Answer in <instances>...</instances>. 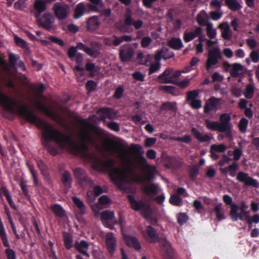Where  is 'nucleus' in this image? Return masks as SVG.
<instances>
[{"label":"nucleus","mask_w":259,"mask_h":259,"mask_svg":"<svg viewBox=\"0 0 259 259\" xmlns=\"http://www.w3.org/2000/svg\"><path fill=\"white\" fill-rule=\"evenodd\" d=\"M219 99L214 97H211L205 103L203 112L206 114H208L211 111L216 112Z\"/></svg>","instance_id":"15"},{"label":"nucleus","mask_w":259,"mask_h":259,"mask_svg":"<svg viewBox=\"0 0 259 259\" xmlns=\"http://www.w3.org/2000/svg\"><path fill=\"white\" fill-rule=\"evenodd\" d=\"M248 120L245 117H242L238 124V127L240 131L242 133H245L248 125Z\"/></svg>","instance_id":"50"},{"label":"nucleus","mask_w":259,"mask_h":259,"mask_svg":"<svg viewBox=\"0 0 259 259\" xmlns=\"http://www.w3.org/2000/svg\"><path fill=\"white\" fill-rule=\"evenodd\" d=\"M38 166L42 174L45 177L49 175V169L46 163H37Z\"/></svg>","instance_id":"54"},{"label":"nucleus","mask_w":259,"mask_h":259,"mask_svg":"<svg viewBox=\"0 0 259 259\" xmlns=\"http://www.w3.org/2000/svg\"><path fill=\"white\" fill-rule=\"evenodd\" d=\"M100 25L98 17L96 16H92L88 19L87 22V30L93 31L98 29Z\"/></svg>","instance_id":"23"},{"label":"nucleus","mask_w":259,"mask_h":259,"mask_svg":"<svg viewBox=\"0 0 259 259\" xmlns=\"http://www.w3.org/2000/svg\"><path fill=\"white\" fill-rule=\"evenodd\" d=\"M27 167L29 168L30 172L32 175L33 179L34 185L36 186L38 185V180L37 177V172L34 169L33 166L32 165V163H26Z\"/></svg>","instance_id":"44"},{"label":"nucleus","mask_w":259,"mask_h":259,"mask_svg":"<svg viewBox=\"0 0 259 259\" xmlns=\"http://www.w3.org/2000/svg\"><path fill=\"white\" fill-rule=\"evenodd\" d=\"M177 219L178 223L180 225L185 224L188 220L187 214L183 212H179L177 215Z\"/></svg>","instance_id":"48"},{"label":"nucleus","mask_w":259,"mask_h":259,"mask_svg":"<svg viewBox=\"0 0 259 259\" xmlns=\"http://www.w3.org/2000/svg\"><path fill=\"white\" fill-rule=\"evenodd\" d=\"M107 125L108 127L113 131L119 132L120 131L119 124L115 121L108 122Z\"/></svg>","instance_id":"62"},{"label":"nucleus","mask_w":259,"mask_h":259,"mask_svg":"<svg viewBox=\"0 0 259 259\" xmlns=\"http://www.w3.org/2000/svg\"><path fill=\"white\" fill-rule=\"evenodd\" d=\"M223 200L227 205H230V209H231L232 205L234 204H236L233 202L232 198L229 195H224L223 197Z\"/></svg>","instance_id":"61"},{"label":"nucleus","mask_w":259,"mask_h":259,"mask_svg":"<svg viewBox=\"0 0 259 259\" xmlns=\"http://www.w3.org/2000/svg\"><path fill=\"white\" fill-rule=\"evenodd\" d=\"M230 74L232 77H242L244 74L243 66L237 63L233 64L232 65V68L230 71Z\"/></svg>","instance_id":"17"},{"label":"nucleus","mask_w":259,"mask_h":259,"mask_svg":"<svg viewBox=\"0 0 259 259\" xmlns=\"http://www.w3.org/2000/svg\"><path fill=\"white\" fill-rule=\"evenodd\" d=\"M124 239L126 245L130 247H132L136 250L141 248V243L137 237L127 235L124 237Z\"/></svg>","instance_id":"20"},{"label":"nucleus","mask_w":259,"mask_h":259,"mask_svg":"<svg viewBox=\"0 0 259 259\" xmlns=\"http://www.w3.org/2000/svg\"><path fill=\"white\" fill-rule=\"evenodd\" d=\"M226 149L227 146L223 144H220L219 145L213 144L211 145L210 152L211 153V157L213 156L214 153L224 152Z\"/></svg>","instance_id":"36"},{"label":"nucleus","mask_w":259,"mask_h":259,"mask_svg":"<svg viewBox=\"0 0 259 259\" xmlns=\"http://www.w3.org/2000/svg\"><path fill=\"white\" fill-rule=\"evenodd\" d=\"M231 116L229 113H225L221 115L220 117V124L225 132V136L232 138V124L230 123Z\"/></svg>","instance_id":"7"},{"label":"nucleus","mask_w":259,"mask_h":259,"mask_svg":"<svg viewBox=\"0 0 259 259\" xmlns=\"http://www.w3.org/2000/svg\"><path fill=\"white\" fill-rule=\"evenodd\" d=\"M19 59L20 56L18 54L15 55L13 53H10L9 55V63L10 65L13 67H15L17 62L19 60Z\"/></svg>","instance_id":"51"},{"label":"nucleus","mask_w":259,"mask_h":259,"mask_svg":"<svg viewBox=\"0 0 259 259\" xmlns=\"http://www.w3.org/2000/svg\"><path fill=\"white\" fill-rule=\"evenodd\" d=\"M156 142L155 138H147L144 141V145L147 147H152Z\"/></svg>","instance_id":"63"},{"label":"nucleus","mask_w":259,"mask_h":259,"mask_svg":"<svg viewBox=\"0 0 259 259\" xmlns=\"http://www.w3.org/2000/svg\"><path fill=\"white\" fill-rule=\"evenodd\" d=\"M255 87L251 84H247L243 92L244 97L247 99H251L255 92Z\"/></svg>","instance_id":"37"},{"label":"nucleus","mask_w":259,"mask_h":259,"mask_svg":"<svg viewBox=\"0 0 259 259\" xmlns=\"http://www.w3.org/2000/svg\"><path fill=\"white\" fill-rule=\"evenodd\" d=\"M198 90H193L189 91L187 93V100L188 102H191L193 100H196L199 96Z\"/></svg>","instance_id":"49"},{"label":"nucleus","mask_w":259,"mask_h":259,"mask_svg":"<svg viewBox=\"0 0 259 259\" xmlns=\"http://www.w3.org/2000/svg\"><path fill=\"white\" fill-rule=\"evenodd\" d=\"M97 87V83L92 80L88 81L85 84V88L90 93L96 90Z\"/></svg>","instance_id":"52"},{"label":"nucleus","mask_w":259,"mask_h":259,"mask_svg":"<svg viewBox=\"0 0 259 259\" xmlns=\"http://www.w3.org/2000/svg\"><path fill=\"white\" fill-rule=\"evenodd\" d=\"M135 51L131 45L126 44L122 46L119 50V58L122 62L130 61L134 56Z\"/></svg>","instance_id":"10"},{"label":"nucleus","mask_w":259,"mask_h":259,"mask_svg":"<svg viewBox=\"0 0 259 259\" xmlns=\"http://www.w3.org/2000/svg\"><path fill=\"white\" fill-rule=\"evenodd\" d=\"M169 47L176 50H178L183 47V45L180 38L173 37L168 42Z\"/></svg>","instance_id":"32"},{"label":"nucleus","mask_w":259,"mask_h":259,"mask_svg":"<svg viewBox=\"0 0 259 259\" xmlns=\"http://www.w3.org/2000/svg\"><path fill=\"white\" fill-rule=\"evenodd\" d=\"M236 179L239 182L243 183L246 186H250L253 188L259 187V183L257 181L248 176V175L244 172H239Z\"/></svg>","instance_id":"9"},{"label":"nucleus","mask_w":259,"mask_h":259,"mask_svg":"<svg viewBox=\"0 0 259 259\" xmlns=\"http://www.w3.org/2000/svg\"><path fill=\"white\" fill-rule=\"evenodd\" d=\"M160 68V63L157 62L155 63L152 64L149 68V74H152L157 71Z\"/></svg>","instance_id":"57"},{"label":"nucleus","mask_w":259,"mask_h":259,"mask_svg":"<svg viewBox=\"0 0 259 259\" xmlns=\"http://www.w3.org/2000/svg\"><path fill=\"white\" fill-rule=\"evenodd\" d=\"M74 246L76 250L80 253H81L87 257L90 256L89 253L87 252L89 248V244L86 241L81 240L79 242L77 241L74 243Z\"/></svg>","instance_id":"19"},{"label":"nucleus","mask_w":259,"mask_h":259,"mask_svg":"<svg viewBox=\"0 0 259 259\" xmlns=\"http://www.w3.org/2000/svg\"><path fill=\"white\" fill-rule=\"evenodd\" d=\"M232 36V32L229 26L227 24L222 32V36L224 39L229 40L231 39Z\"/></svg>","instance_id":"45"},{"label":"nucleus","mask_w":259,"mask_h":259,"mask_svg":"<svg viewBox=\"0 0 259 259\" xmlns=\"http://www.w3.org/2000/svg\"><path fill=\"white\" fill-rule=\"evenodd\" d=\"M105 243L108 253L112 256L115 252L116 246V240L112 232L108 233L105 236Z\"/></svg>","instance_id":"14"},{"label":"nucleus","mask_w":259,"mask_h":259,"mask_svg":"<svg viewBox=\"0 0 259 259\" xmlns=\"http://www.w3.org/2000/svg\"><path fill=\"white\" fill-rule=\"evenodd\" d=\"M72 200L73 203L78 208L79 214H84L85 213L86 207L83 201L76 197H73Z\"/></svg>","instance_id":"34"},{"label":"nucleus","mask_w":259,"mask_h":259,"mask_svg":"<svg viewBox=\"0 0 259 259\" xmlns=\"http://www.w3.org/2000/svg\"><path fill=\"white\" fill-rule=\"evenodd\" d=\"M159 89L165 93L174 94L176 89L175 87L171 85H161L159 87Z\"/></svg>","instance_id":"53"},{"label":"nucleus","mask_w":259,"mask_h":259,"mask_svg":"<svg viewBox=\"0 0 259 259\" xmlns=\"http://www.w3.org/2000/svg\"><path fill=\"white\" fill-rule=\"evenodd\" d=\"M225 3L229 9L233 11H237L242 8L237 0H225Z\"/></svg>","instance_id":"33"},{"label":"nucleus","mask_w":259,"mask_h":259,"mask_svg":"<svg viewBox=\"0 0 259 259\" xmlns=\"http://www.w3.org/2000/svg\"><path fill=\"white\" fill-rule=\"evenodd\" d=\"M85 10L84 5L82 3H79L75 8L74 18L76 19H79L83 15Z\"/></svg>","instance_id":"35"},{"label":"nucleus","mask_w":259,"mask_h":259,"mask_svg":"<svg viewBox=\"0 0 259 259\" xmlns=\"http://www.w3.org/2000/svg\"><path fill=\"white\" fill-rule=\"evenodd\" d=\"M200 166L193 165L189 168V174L191 180L194 181L199 172Z\"/></svg>","instance_id":"39"},{"label":"nucleus","mask_w":259,"mask_h":259,"mask_svg":"<svg viewBox=\"0 0 259 259\" xmlns=\"http://www.w3.org/2000/svg\"><path fill=\"white\" fill-rule=\"evenodd\" d=\"M169 203L174 206H180L182 205L183 200L178 194L172 195L169 200Z\"/></svg>","instance_id":"41"},{"label":"nucleus","mask_w":259,"mask_h":259,"mask_svg":"<svg viewBox=\"0 0 259 259\" xmlns=\"http://www.w3.org/2000/svg\"><path fill=\"white\" fill-rule=\"evenodd\" d=\"M37 24L47 30H50L52 28V25L54 23V18L50 13H45L42 17L36 18Z\"/></svg>","instance_id":"8"},{"label":"nucleus","mask_w":259,"mask_h":259,"mask_svg":"<svg viewBox=\"0 0 259 259\" xmlns=\"http://www.w3.org/2000/svg\"><path fill=\"white\" fill-rule=\"evenodd\" d=\"M63 241L65 248L67 249H70L73 246V238L71 234L64 232H63Z\"/></svg>","instance_id":"30"},{"label":"nucleus","mask_w":259,"mask_h":259,"mask_svg":"<svg viewBox=\"0 0 259 259\" xmlns=\"http://www.w3.org/2000/svg\"><path fill=\"white\" fill-rule=\"evenodd\" d=\"M8 247V248L5 250V254L7 259H16V255L15 251Z\"/></svg>","instance_id":"55"},{"label":"nucleus","mask_w":259,"mask_h":259,"mask_svg":"<svg viewBox=\"0 0 259 259\" xmlns=\"http://www.w3.org/2000/svg\"><path fill=\"white\" fill-rule=\"evenodd\" d=\"M203 14L205 15V13L204 11H202L199 14H198L196 16V21L198 23V24L201 26H207V25L208 23H210L209 22H208L207 20L203 18V17L202 16V14Z\"/></svg>","instance_id":"47"},{"label":"nucleus","mask_w":259,"mask_h":259,"mask_svg":"<svg viewBox=\"0 0 259 259\" xmlns=\"http://www.w3.org/2000/svg\"><path fill=\"white\" fill-rule=\"evenodd\" d=\"M202 29L200 27H196L194 31H185L183 35L184 40L186 42H189L194 39L197 36L200 35L202 33Z\"/></svg>","instance_id":"22"},{"label":"nucleus","mask_w":259,"mask_h":259,"mask_svg":"<svg viewBox=\"0 0 259 259\" xmlns=\"http://www.w3.org/2000/svg\"><path fill=\"white\" fill-rule=\"evenodd\" d=\"M37 106L41 112L44 113L47 116L51 118L52 119L58 122H63V119L60 115L44 105L41 102H37Z\"/></svg>","instance_id":"12"},{"label":"nucleus","mask_w":259,"mask_h":259,"mask_svg":"<svg viewBox=\"0 0 259 259\" xmlns=\"http://www.w3.org/2000/svg\"><path fill=\"white\" fill-rule=\"evenodd\" d=\"M191 133L194 138L200 143L208 142L211 140V137L208 134H203L196 127H192Z\"/></svg>","instance_id":"18"},{"label":"nucleus","mask_w":259,"mask_h":259,"mask_svg":"<svg viewBox=\"0 0 259 259\" xmlns=\"http://www.w3.org/2000/svg\"><path fill=\"white\" fill-rule=\"evenodd\" d=\"M206 34L207 36L210 38H214L217 34L216 30L213 29L212 23H208L206 26Z\"/></svg>","instance_id":"46"},{"label":"nucleus","mask_w":259,"mask_h":259,"mask_svg":"<svg viewBox=\"0 0 259 259\" xmlns=\"http://www.w3.org/2000/svg\"><path fill=\"white\" fill-rule=\"evenodd\" d=\"M222 205V204L220 203L215 205L213 208V211L216 214V218L219 221H221L226 218L224 212H221Z\"/></svg>","instance_id":"40"},{"label":"nucleus","mask_w":259,"mask_h":259,"mask_svg":"<svg viewBox=\"0 0 259 259\" xmlns=\"http://www.w3.org/2000/svg\"><path fill=\"white\" fill-rule=\"evenodd\" d=\"M53 10L56 17L60 20H63L67 17L69 8L67 5L57 3L54 5Z\"/></svg>","instance_id":"11"},{"label":"nucleus","mask_w":259,"mask_h":259,"mask_svg":"<svg viewBox=\"0 0 259 259\" xmlns=\"http://www.w3.org/2000/svg\"><path fill=\"white\" fill-rule=\"evenodd\" d=\"M61 181L67 193L71 188L72 181L70 173L68 171L65 170L62 174Z\"/></svg>","instance_id":"25"},{"label":"nucleus","mask_w":259,"mask_h":259,"mask_svg":"<svg viewBox=\"0 0 259 259\" xmlns=\"http://www.w3.org/2000/svg\"><path fill=\"white\" fill-rule=\"evenodd\" d=\"M222 59V53L218 47L209 50L208 52V57L205 63V68L209 70L212 66L215 65L219 60Z\"/></svg>","instance_id":"5"},{"label":"nucleus","mask_w":259,"mask_h":259,"mask_svg":"<svg viewBox=\"0 0 259 259\" xmlns=\"http://www.w3.org/2000/svg\"><path fill=\"white\" fill-rule=\"evenodd\" d=\"M182 71H174L171 68H167L158 77V82L160 83H176V78L181 75Z\"/></svg>","instance_id":"4"},{"label":"nucleus","mask_w":259,"mask_h":259,"mask_svg":"<svg viewBox=\"0 0 259 259\" xmlns=\"http://www.w3.org/2000/svg\"><path fill=\"white\" fill-rule=\"evenodd\" d=\"M80 142L76 143L70 137V147L71 151L75 155L83 157H89L91 156L89 152V147L87 143L93 146H96V142L93 136L88 132H84L80 137Z\"/></svg>","instance_id":"3"},{"label":"nucleus","mask_w":259,"mask_h":259,"mask_svg":"<svg viewBox=\"0 0 259 259\" xmlns=\"http://www.w3.org/2000/svg\"><path fill=\"white\" fill-rule=\"evenodd\" d=\"M14 39L17 46L23 49H25L27 47V42L23 39L17 36H15Z\"/></svg>","instance_id":"60"},{"label":"nucleus","mask_w":259,"mask_h":259,"mask_svg":"<svg viewBox=\"0 0 259 259\" xmlns=\"http://www.w3.org/2000/svg\"><path fill=\"white\" fill-rule=\"evenodd\" d=\"M143 192L147 195L152 196L156 195L158 192V186L154 183H151L147 186L143 187Z\"/></svg>","instance_id":"29"},{"label":"nucleus","mask_w":259,"mask_h":259,"mask_svg":"<svg viewBox=\"0 0 259 259\" xmlns=\"http://www.w3.org/2000/svg\"><path fill=\"white\" fill-rule=\"evenodd\" d=\"M104 7L98 8L96 6H93L92 7V9L100 14L101 16H103L106 17H109L111 15V11L110 9H102Z\"/></svg>","instance_id":"38"},{"label":"nucleus","mask_w":259,"mask_h":259,"mask_svg":"<svg viewBox=\"0 0 259 259\" xmlns=\"http://www.w3.org/2000/svg\"><path fill=\"white\" fill-rule=\"evenodd\" d=\"M97 114L99 115V119L103 122H106V118L112 119L116 116V113L114 110L109 107H103L97 111Z\"/></svg>","instance_id":"13"},{"label":"nucleus","mask_w":259,"mask_h":259,"mask_svg":"<svg viewBox=\"0 0 259 259\" xmlns=\"http://www.w3.org/2000/svg\"><path fill=\"white\" fill-rule=\"evenodd\" d=\"M92 167L101 172L109 174L111 181L120 190L127 188L125 184L130 179L137 183L151 182L155 177L156 168L149 163H123L126 167H116V163H92Z\"/></svg>","instance_id":"1"},{"label":"nucleus","mask_w":259,"mask_h":259,"mask_svg":"<svg viewBox=\"0 0 259 259\" xmlns=\"http://www.w3.org/2000/svg\"><path fill=\"white\" fill-rule=\"evenodd\" d=\"M238 167L239 166L237 164V163H232V164L226 167H221L220 170L223 174L226 175L227 174H229L230 176L234 177L236 176V171Z\"/></svg>","instance_id":"27"},{"label":"nucleus","mask_w":259,"mask_h":259,"mask_svg":"<svg viewBox=\"0 0 259 259\" xmlns=\"http://www.w3.org/2000/svg\"><path fill=\"white\" fill-rule=\"evenodd\" d=\"M249 57L253 62L257 63L259 61V53L256 51H252L249 55Z\"/></svg>","instance_id":"64"},{"label":"nucleus","mask_w":259,"mask_h":259,"mask_svg":"<svg viewBox=\"0 0 259 259\" xmlns=\"http://www.w3.org/2000/svg\"><path fill=\"white\" fill-rule=\"evenodd\" d=\"M142 235L146 239L149 237L151 242L156 243L159 241V237L157 231L151 226L146 227V232L143 231Z\"/></svg>","instance_id":"16"},{"label":"nucleus","mask_w":259,"mask_h":259,"mask_svg":"<svg viewBox=\"0 0 259 259\" xmlns=\"http://www.w3.org/2000/svg\"><path fill=\"white\" fill-rule=\"evenodd\" d=\"M34 8L37 12L35 15V17L38 18L40 17L41 13L45 12L46 10L47 6L44 1L35 0L34 4Z\"/></svg>","instance_id":"28"},{"label":"nucleus","mask_w":259,"mask_h":259,"mask_svg":"<svg viewBox=\"0 0 259 259\" xmlns=\"http://www.w3.org/2000/svg\"><path fill=\"white\" fill-rule=\"evenodd\" d=\"M160 109L162 110L176 111L177 110L176 103L166 102L162 104Z\"/></svg>","instance_id":"43"},{"label":"nucleus","mask_w":259,"mask_h":259,"mask_svg":"<svg viewBox=\"0 0 259 259\" xmlns=\"http://www.w3.org/2000/svg\"><path fill=\"white\" fill-rule=\"evenodd\" d=\"M238 205L237 204H234L229 211L230 218L233 222H236L238 220L240 221L245 220V218L242 214V212L238 213Z\"/></svg>","instance_id":"21"},{"label":"nucleus","mask_w":259,"mask_h":259,"mask_svg":"<svg viewBox=\"0 0 259 259\" xmlns=\"http://www.w3.org/2000/svg\"><path fill=\"white\" fill-rule=\"evenodd\" d=\"M228 153L231 155L232 153L233 155V159L234 160L237 161L239 159L241 155H242V150L238 148H236L233 151H229Z\"/></svg>","instance_id":"56"},{"label":"nucleus","mask_w":259,"mask_h":259,"mask_svg":"<svg viewBox=\"0 0 259 259\" xmlns=\"http://www.w3.org/2000/svg\"><path fill=\"white\" fill-rule=\"evenodd\" d=\"M127 198L131 204V208L135 211H139L145 206V203L142 200L137 201L132 195H128Z\"/></svg>","instance_id":"24"},{"label":"nucleus","mask_w":259,"mask_h":259,"mask_svg":"<svg viewBox=\"0 0 259 259\" xmlns=\"http://www.w3.org/2000/svg\"><path fill=\"white\" fill-rule=\"evenodd\" d=\"M123 92V88L122 86H119L116 89L113 97L116 99H119L122 97Z\"/></svg>","instance_id":"59"},{"label":"nucleus","mask_w":259,"mask_h":259,"mask_svg":"<svg viewBox=\"0 0 259 259\" xmlns=\"http://www.w3.org/2000/svg\"><path fill=\"white\" fill-rule=\"evenodd\" d=\"M74 175L78 184L81 186H92L93 181L89 178L85 171L80 168H76L73 170Z\"/></svg>","instance_id":"6"},{"label":"nucleus","mask_w":259,"mask_h":259,"mask_svg":"<svg viewBox=\"0 0 259 259\" xmlns=\"http://www.w3.org/2000/svg\"><path fill=\"white\" fill-rule=\"evenodd\" d=\"M104 150L110 155L120 160V162H147L144 157L142 147L136 144L130 146H125L120 142L108 139L103 144ZM94 162H116L110 159L107 161H94Z\"/></svg>","instance_id":"2"},{"label":"nucleus","mask_w":259,"mask_h":259,"mask_svg":"<svg viewBox=\"0 0 259 259\" xmlns=\"http://www.w3.org/2000/svg\"><path fill=\"white\" fill-rule=\"evenodd\" d=\"M114 217V213L113 211L105 210L102 212L101 219L103 221H111Z\"/></svg>","instance_id":"42"},{"label":"nucleus","mask_w":259,"mask_h":259,"mask_svg":"<svg viewBox=\"0 0 259 259\" xmlns=\"http://www.w3.org/2000/svg\"><path fill=\"white\" fill-rule=\"evenodd\" d=\"M130 13L126 14L124 15V24L125 26L132 25L134 20L132 18L131 12L129 11Z\"/></svg>","instance_id":"58"},{"label":"nucleus","mask_w":259,"mask_h":259,"mask_svg":"<svg viewBox=\"0 0 259 259\" xmlns=\"http://www.w3.org/2000/svg\"><path fill=\"white\" fill-rule=\"evenodd\" d=\"M204 124L207 128L209 130L213 131H218L219 132L225 133L220 123L218 121H212L208 119H205L204 120Z\"/></svg>","instance_id":"26"},{"label":"nucleus","mask_w":259,"mask_h":259,"mask_svg":"<svg viewBox=\"0 0 259 259\" xmlns=\"http://www.w3.org/2000/svg\"><path fill=\"white\" fill-rule=\"evenodd\" d=\"M51 210L55 215L59 218H62L65 215V211L63 207L58 204H55L51 206Z\"/></svg>","instance_id":"31"}]
</instances>
